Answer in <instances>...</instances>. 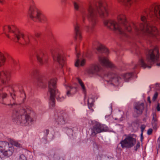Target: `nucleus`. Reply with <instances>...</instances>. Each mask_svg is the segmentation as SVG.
Listing matches in <instances>:
<instances>
[{"instance_id": "obj_1", "label": "nucleus", "mask_w": 160, "mask_h": 160, "mask_svg": "<svg viewBox=\"0 0 160 160\" xmlns=\"http://www.w3.org/2000/svg\"><path fill=\"white\" fill-rule=\"evenodd\" d=\"M160 20V5L153 4L145 11V15H142L140 24V30L145 34L152 38L155 41L160 40V34L155 26L150 22Z\"/></svg>"}, {"instance_id": "obj_2", "label": "nucleus", "mask_w": 160, "mask_h": 160, "mask_svg": "<svg viewBox=\"0 0 160 160\" xmlns=\"http://www.w3.org/2000/svg\"><path fill=\"white\" fill-rule=\"evenodd\" d=\"M117 22L115 20L109 19L104 22V25L108 28L113 31L117 32L119 34H124L125 31L130 32L132 29L131 25L133 27L137 34L142 33L145 34L140 30V27L137 28L133 23L130 24L127 21L126 15L122 13L120 14L117 16Z\"/></svg>"}, {"instance_id": "obj_3", "label": "nucleus", "mask_w": 160, "mask_h": 160, "mask_svg": "<svg viewBox=\"0 0 160 160\" xmlns=\"http://www.w3.org/2000/svg\"><path fill=\"white\" fill-rule=\"evenodd\" d=\"M87 11V19L93 27L98 22V15L101 18H104L108 17L109 14L108 5L105 2H99L97 5L94 3L90 2Z\"/></svg>"}, {"instance_id": "obj_4", "label": "nucleus", "mask_w": 160, "mask_h": 160, "mask_svg": "<svg viewBox=\"0 0 160 160\" xmlns=\"http://www.w3.org/2000/svg\"><path fill=\"white\" fill-rule=\"evenodd\" d=\"M11 77V73L9 71L3 70L0 72V88L2 85L4 86L0 90V98L3 99L8 96V93L5 92L7 91L10 93L14 101L16 96L13 85L9 83Z\"/></svg>"}, {"instance_id": "obj_5", "label": "nucleus", "mask_w": 160, "mask_h": 160, "mask_svg": "<svg viewBox=\"0 0 160 160\" xmlns=\"http://www.w3.org/2000/svg\"><path fill=\"white\" fill-rule=\"evenodd\" d=\"M3 30L7 37L15 42H18L22 44H27L29 42V38L25 37L23 33L14 26H5Z\"/></svg>"}, {"instance_id": "obj_6", "label": "nucleus", "mask_w": 160, "mask_h": 160, "mask_svg": "<svg viewBox=\"0 0 160 160\" xmlns=\"http://www.w3.org/2000/svg\"><path fill=\"white\" fill-rule=\"evenodd\" d=\"M140 62L141 66L143 68L147 67L150 68L155 63H156L157 66H160V60L159 59L158 47L156 46L153 49L149 50L148 54L147 55L146 62H145L142 59L140 60Z\"/></svg>"}, {"instance_id": "obj_7", "label": "nucleus", "mask_w": 160, "mask_h": 160, "mask_svg": "<svg viewBox=\"0 0 160 160\" xmlns=\"http://www.w3.org/2000/svg\"><path fill=\"white\" fill-rule=\"evenodd\" d=\"M57 79L56 78H53L50 80L49 82L48 88L49 91L50 92V104L52 107L55 106V93H58V96L56 98L59 101H62L64 99V98L62 97L57 89Z\"/></svg>"}, {"instance_id": "obj_8", "label": "nucleus", "mask_w": 160, "mask_h": 160, "mask_svg": "<svg viewBox=\"0 0 160 160\" xmlns=\"http://www.w3.org/2000/svg\"><path fill=\"white\" fill-rule=\"evenodd\" d=\"M31 4L28 12L30 18L34 21H39L42 22H46V17L36 8L33 1L31 2Z\"/></svg>"}, {"instance_id": "obj_9", "label": "nucleus", "mask_w": 160, "mask_h": 160, "mask_svg": "<svg viewBox=\"0 0 160 160\" xmlns=\"http://www.w3.org/2000/svg\"><path fill=\"white\" fill-rule=\"evenodd\" d=\"M27 112H29V110L28 109L26 110L25 109H21L19 111H14L12 117L17 121L18 124L25 123L29 121H32V118L30 115L27 114Z\"/></svg>"}, {"instance_id": "obj_10", "label": "nucleus", "mask_w": 160, "mask_h": 160, "mask_svg": "<svg viewBox=\"0 0 160 160\" xmlns=\"http://www.w3.org/2000/svg\"><path fill=\"white\" fill-rule=\"evenodd\" d=\"M136 136L134 134L128 135L123 140L120 142L122 148H130L135 144L136 142Z\"/></svg>"}, {"instance_id": "obj_11", "label": "nucleus", "mask_w": 160, "mask_h": 160, "mask_svg": "<svg viewBox=\"0 0 160 160\" xmlns=\"http://www.w3.org/2000/svg\"><path fill=\"white\" fill-rule=\"evenodd\" d=\"M14 150L13 147L10 146L8 142L0 141V152L4 156L8 157L11 156Z\"/></svg>"}, {"instance_id": "obj_12", "label": "nucleus", "mask_w": 160, "mask_h": 160, "mask_svg": "<svg viewBox=\"0 0 160 160\" xmlns=\"http://www.w3.org/2000/svg\"><path fill=\"white\" fill-rule=\"evenodd\" d=\"M106 131V129L104 125L98 122H95V124L91 129V135L92 136H95L97 134Z\"/></svg>"}, {"instance_id": "obj_13", "label": "nucleus", "mask_w": 160, "mask_h": 160, "mask_svg": "<svg viewBox=\"0 0 160 160\" xmlns=\"http://www.w3.org/2000/svg\"><path fill=\"white\" fill-rule=\"evenodd\" d=\"M56 121L59 123H64L65 121L68 120V115L64 111H61L58 113L57 114L55 115Z\"/></svg>"}, {"instance_id": "obj_14", "label": "nucleus", "mask_w": 160, "mask_h": 160, "mask_svg": "<svg viewBox=\"0 0 160 160\" xmlns=\"http://www.w3.org/2000/svg\"><path fill=\"white\" fill-rule=\"evenodd\" d=\"M52 54L54 60L57 62L62 66H63L64 63V59L62 55L56 50L52 52Z\"/></svg>"}, {"instance_id": "obj_15", "label": "nucleus", "mask_w": 160, "mask_h": 160, "mask_svg": "<svg viewBox=\"0 0 160 160\" xmlns=\"http://www.w3.org/2000/svg\"><path fill=\"white\" fill-rule=\"evenodd\" d=\"M99 61L100 64L103 66L111 68H115V65L111 63L107 58L103 56L99 57Z\"/></svg>"}, {"instance_id": "obj_16", "label": "nucleus", "mask_w": 160, "mask_h": 160, "mask_svg": "<svg viewBox=\"0 0 160 160\" xmlns=\"http://www.w3.org/2000/svg\"><path fill=\"white\" fill-rule=\"evenodd\" d=\"M37 57L38 61L41 64L47 63L48 58L47 55L44 54L42 51H40L38 53Z\"/></svg>"}, {"instance_id": "obj_17", "label": "nucleus", "mask_w": 160, "mask_h": 160, "mask_svg": "<svg viewBox=\"0 0 160 160\" xmlns=\"http://www.w3.org/2000/svg\"><path fill=\"white\" fill-rule=\"evenodd\" d=\"M134 108L136 113L138 115H141L144 110V103H137L135 104Z\"/></svg>"}, {"instance_id": "obj_18", "label": "nucleus", "mask_w": 160, "mask_h": 160, "mask_svg": "<svg viewBox=\"0 0 160 160\" xmlns=\"http://www.w3.org/2000/svg\"><path fill=\"white\" fill-rule=\"evenodd\" d=\"M100 67L97 64H92L90 66V68L88 70V72L89 74H96L99 71Z\"/></svg>"}, {"instance_id": "obj_19", "label": "nucleus", "mask_w": 160, "mask_h": 160, "mask_svg": "<svg viewBox=\"0 0 160 160\" xmlns=\"http://www.w3.org/2000/svg\"><path fill=\"white\" fill-rule=\"evenodd\" d=\"M137 0H117L118 3L125 7H130L131 6L133 1H136Z\"/></svg>"}, {"instance_id": "obj_20", "label": "nucleus", "mask_w": 160, "mask_h": 160, "mask_svg": "<svg viewBox=\"0 0 160 160\" xmlns=\"http://www.w3.org/2000/svg\"><path fill=\"white\" fill-rule=\"evenodd\" d=\"M75 50L76 51V53H77V57L78 59L75 63V65L76 67H78L79 66H83L85 64L86 62L85 60L84 59H83L81 62L79 59L78 58H79V56L80 54L79 53H77V48L76 47H75Z\"/></svg>"}, {"instance_id": "obj_21", "label": "nucleus", "mask_w": 160, "mask_h": 160, "mask_svg": "<svg viewBox=\"0 0 160 160\" xmlns=\"http://www.w3.org/2000/svg\"><path fill=\"white\" fill-rule=\"evenodd\" d=\"M7 53L0 52V67L3 66L6 61Z\"/></svg>"}, {"instance_id": "obj_22", "label": "nucleus", "mask_w": 160, "mask_h": 160, "mask_svg": "<svg viewBox=\"0 0 160 160\" xmlns=\"http://www.w3.org/2000/svg\"><path fill=\"white\" fill-rule=\"evenodd\" d=\"M75 39L78 38L81 39V32L80 29V26L78 24H76L75 26Z\"/></svg>"}, {"instance_id": "obj_23", "label": "nucleus", "mask_w": 160, "mask_h": 160, "mask_svg": "<svg viewBox=\"0 0 160 160\" xmlns=\"http://www.w3.org/2000/svg\"><path fill=\"white\" fill-rule=\"evenodd\" d=\"M67 94L68 96L72 95L74 94L77 92V89L71 86H68L67 88Z\"/></svg>"}, {"instance_id": "obj_24", "label": "nucleus", "mask_w": 160, "mask_h": 160, "mask_svg": "<svg viewBox=\"0 0 160 160\" xmlns=\"http://www.w3.org/2000/svg\"><path fill=\"white\" fill-rule=\"evenodd\" d=\"M97 50L98 51H101L103 52H108V49L104 46L102 45H100L98 46Z\"/></svg>"}, {"instance_id": "obj_25", "label": "nucleus", "mask_w": 160, "mask_h": 160, "mask_svg": "<svg viewBox=\"0 0 160 160\" xmlns=\"http://www.w3.org/2000/svg\"><path fill=\"white\" fill-rule=\"evenodd\" d=\"M9 142L12 145H14L16 147L19 148L21 147V145L20 143L14 140H11Z\"/></svg>"}, {"instance_id": "obj_26", "label": "nucleus", "mask_w": 160, "mask_h": 160, "mask_svg": "<svg viewBox=\"0 0 160 160\" xmlns=\"http://www.w3.org/2000/svg\"><path fill=\"white\" fill-rule=\"evenodd\" d=\"M32 74L33 75L35 76H39L40 75V71L37 69L33 70L32 72Z\"/></svg>"}, {"instance_id": "obj_27", "label": "nucleus", "mask_w": 160, "mask_h": 160, "mask_svg": "<svg viewBox=\"0 0 160 160\" xmlns=\"http://www.w3.org/2000/svg\"><path fill=\"white\" fill-rule=\"evenodd\" d=\"M81 3V2L79 1H77L74 2V5L75 9L76 10H78L79 8V5Z\"/></svg>"}, {"instance_id": "obj_28", "label": "nucleus", "mask_w": 160, "mask_h": 160, "mask_svg": "<svg viewBox=\"0 0 160 160\" xmlns=\"http://www.w3.org/2000/svg\"><path fill=\"white\" fill-rule=\"evenodd\" d=\"M132 74L131 73H127L123 75L124 79L125 81H127L130 79L132 77Z\"/></svg>"}, {"instance_id": "obj_29", "label": "nucleus", "mask_w": 160, "mask_h": 160, "mask_svg": "<svg viewBox=\"0 0 160 160\" xmlns=\"http://www.w3.org/2000/svg\"><path fill=\"white\" fill-rule=\"evenodd\" d=\"M94 103V100L92 98H89L88 100V103L89 108H92Z\"/></svg>"}, {"instance_id": "obj_30", "label": "nucleus", "mask_w": 160, "mask_h": 160, "mask_svg": "<svg viewBox=\"0 0 160 160\" xmlns=\"http://www.w3.org/2000/svg\"><path fill=\"white\" fill-rule=\"evenodd\" d=\"M158 117L156 114L155 113H153V118L152 122H158Z\"/></svg>"}, {"instance_id": "obj_31", "label": "nucleus", "mask_w": 160, "mask_h": 160, "mask_svg": "<svg viewBox=\"0 0 160 160\" xmlns=\"http://www.w3.org/2000/svg\"><path fill=\"white\" fill-rule=\"evenodd\" d=\"M152 125L153 129L157 130L158 129V122H152Z\"/></svg>"}, {"instance_id": "obj_32", "label": "nucleus", "mask_w": 160, "mask_h": 160, "mask_svg": "<svg viewBox=\"0 0 160 160\" xmlns=\"http://www.w3.org/2000/svg\"><path fill=\"white\" fill-rule=\"evenodd\" d=\"M140 144L139 142H137L136 146L135 147V150L137 151L140 147Z\"/></svg>"}, {"instance_id": "obj_33", "label": "nucleus", "mask_w": 160, "mask_h": 160, "mask_svg": "<svg viewBox=\"0 0 160 160\" xmlns=\"http://www.w3.org/2000/svg\"><path fill=\"white\" fill-rule=\"evenodd\" d=\"M158 96V93L157 92H156L155 94H154V95L153 97V98H152V100L153 101H155L156 99L157 98Z\"/></svg>"}, {"instance_id": "obj_34", "label": "nucleus", "mask_w": 160, "mask_h": 160, "mask_svg": "<svg viewBox=\"0 0 160 160\" xmlns=\"http://www.w3.org/2000/svg\"><path fill=\"white\" fill-rule=\"evenodd\" d=\"M152 128H149L147 134L148 135L152 134Z\"/></svg>"}, {"instance_id": "obj_35", "label": "nucleus", "mask_w": 160, "mask_h": 160, "mask_svg": "<svg viewBox=\"0 0 160 160\" xmlns=\"http://www.w3.org/2000/svg\"><path fill=\"white\" fill-rule=\"evenodd\" d=\"M112 77H111V78H110L111 80H112L113 79H114L115 78H117V75L115 74H113L112 75Z\"/></svg>"}, {"instance_id": "obj_36", "label": "nucleus", "mask_w": 160, "mask_h": 160, "mask_svg": "<svg viewBox=\"0 0 160 160\" xmlns=\"http://www.w3.org/2000/svg\"><path fill=\"white\" fill-rule=\"evenodd\" d=\"M41 35V33L40 32H36L35 33V36L36 37H39Z\"/></svg>"}, {"instance_id": "obj_37", "label": "nucleus", "mask_w": 160, "mask_h": 160, "mask_svg": "<svg viewBox=\"0 0 160 160\" xmlns=\"http://www.w3.org/2000/svg\"><path fill=\"white\" fill-rule=\"evenodd\" d=\"M160 104L159 102H158L157 105L156 107V109L158 111H160Z\"/></svg>"}, {"instance_id": "obj_38", "label": "nucleus", "mask_w": 160, "mask_h": 160, "mask_svg": "<svg viewBox=\"0 0 160 160\" xmlns=\"http://www.w3.org/2000/svg\"><path fill=\"white\" fill-rule=\"evenodd\" d=\"M145 127H146V126L144 125H142L141 126V128L142 131V132H143V131L145 129Z\"/></svg>"}, {"instance_id": "obj_39", "label": "nucleus", "mask_w": 160, "mask_h": 160, "mask_svg": "<svg viewBox=\"0 0 160 160\" xmlns=\"http://www.w3.org/2000/svg\"><path fill=\"white\" fill-rule=\"evenodd\" d=\"M80 85L81 86L82 88V89L83 90L85 91L86 88L84 83L81 84Z\"/></svg>"}, {"instance_id": "obj_40", "label": "nucleus", "mask_w": 160, "mask_h": 160, "mask_svg": "<svg viewBox=\"0 0 160 160\" xmlns=\"http://www.w3.org/2000/svg\"><path fill=\"white\" fill-rule=\"evenodd\" d=\"M6 2L5 0H0V3L2 4H4L6 3Z\"/></svg>"}, {"instance_id": "obj_41", "label": "nucleus", "mask_w": 160, "mask_h": 160, "mask_svg": "<svg viewBox=\"0 0 160 160\" xmlns=\"http://www.w3.org/2000/svg\"><path fill=\"white\" fill-rule=\"evenodd\" d=\"M78 82L80 85L83 83L82 81L80 79L78 78Z\"/></svg>"}, {"instance_id": "obj_42", "label": "nucleus", "mask_w": 160, "mask_h": 160, "mask_svg": "<svg viewBox=\"0 0 160 160\" xmlns=\"http://www.w3.org/2000/svg\"><path fill=\"white\" fill-rule=\"evenodd\" d=\"M78 82L80 85L83 83L82 81L80 79L78 78Z\"/></svg>"}, {"instance_id": "obj_43", "label": "nucleus", "mask_w": 160, "mask_h": 160, "mask_svg": "<svg viewBox=\"0 0 160 160\" xmlns=\"http://www.w3.org/2000/svg\"><path fill=\"white\" fill-rule=\"evenodd\" d=\"M49 132V130L48 129H46L45 131V132L46 133V135H47L48 134Z\"/></svg>"}, {"instance_id": "obj_44", "label": "nucleus", "mask_w": 160, "mask_h": 160, "mask_svg": "<svg viewBox=\"0 0 160 160\" xmlns=\"http://www.w3.org/2000/svg\"><path fill=\"white\" fill-rule=\"evenodd\" d=\"M148 101L149 103L150 104H151V100H150V97H148L147 98Z\"/></svg>"}, {"instance_id": "obj_45", "label": "nucleus", "mask_w": 160, "mask_h": 160, "mask_svg": "<svg viewBox=\"0 0 160 160\" xmlns=\"http://www.w3.org/2000/svg\"><path fill=\"white\" fill-rule=\"evenodd\" d=\"M15 104V103H14V102H13V103H10V104H8V105H9L10 104L11 105H13V104Z\"/></svg>"}, {"instance_id": "obj_46", "label": "nucleus", "mask_w": 160, "mask_h": 160, "mask_svg": "<svg viewBox=\"0 0 160 160\" xmlns=\"http://www.w3.org/2000/svg\"><path fill=\"white\" fill-rule=\"evenodd\" d=\"M38 82H42V80L41 79H40V80H39L38 79L37 80Z\"/></svg>"}, {"instance_id": "obj_47", "label": "nucleus", "mask_w": 160, "mask_h": 160, "mask_svg": "<svg viewBox=\"0 0 160 160\" xmlns=\"http://www.w3.org/2000/svg\"><path fill=\"white\" fill-rule=\"evenodd\" d=\"M82 17L83 20V21H84V20L85 18H84V16H83V15H82Z\"/></svg>"}, {"instance_id": "obj_48", "label": "nucleus", "mask_w": 160, "mask_h": 160, "mask_svg": "<svg viewBox=\"0 0 160 160\" xmlns=\"http://www.w3.org/2000/svg\"><path fill=\"white\" fill-rule=\"evenodd\" d=\"M108 77H110V75H108Z\"/></svg>"}, {"instance_id": "obj_49", "label": "nucleus", "mask_w": 160, "mask_h": 160, "mask_svg": "<svg viewBox=\"0 0 160 160\" xmlns=\"http://www.w3.org/2000/svg\"><path fill=\"white\" fill-rule=\"evenodd\" d=\"M154 22L156 23V24H157V22Z\"/></svg>"}]
</instances>
